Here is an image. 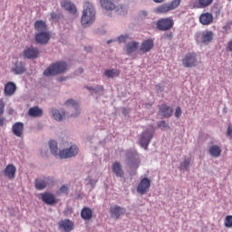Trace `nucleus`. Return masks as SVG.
Masks as SVG:
<instances>
[{"label":"nucleus","instance_id":"nucleus-34","mask_svg":"<svg viewBox=\"0 0 232 232\" xmlns=\"http://www.w3.org/2000/svg\"><path fill=\"white\" fill-rule=\"evenodd\" d=\"M53 113V117L55 121H63V119H64V115H66V113H64V111H61L57 109H53L52 111Z\"/></svg>","mask_w":232,"mask_h":232},{"label":"nucleus","instance_id":"nucleus-46","mask_svg":"<svg viewBox=\"0 0 232 232\" xmlns=\"http://www.w3.org/2000/svg\"><path fill=\"white\" fill-rule=\"evenodd\" d=\"M51 18L53 19V21H57L58 19V15L56 13H51Z\"/></svg>","mask_w":232,"mask_h":232},{"label":"nucleus","instance_id":"nucleus-30","mask_svg":"<svg viewBox=\"0 0 232 232\" xmlns=\"http://www.w3.org/2000/svg\"><path fill=\"white\" fill-rule=\"evenodd\" d=\"M126 157L131 164H135L136 162H140L139 161V153H137V151H135V150L127 151Z\"/></svg>","mask_w":232,"mask_h":232},{"label":"nucleus","instance_id":"nucleus-36","mask_svg":"<svg viewBox=\"0 0 232 232\" xmlns=\"http://www.w3.org/2000/svg\"><path fill=\"white\" fill-rule=\"evenodd\" d=\"M89 92H94V93H102L104 92V86L97 85L95 88L93 87H86Z\"/></svg>","mask_w":232,"mask_h":232},{"label":"nucleus","instance_id":"nucleus-4","mask_svg":"<svg viewBox=\"0 0 232 232\" xmlns=\"http://www.w3.org/2000/svg\"><path fill=\"white\" fill-rule=\"evenodd\" d=\"M180 2L181 0H173L169 4H163L154 9V14H168V12L175 10V8H179Z\"/></svg>","mask_w":232,"mask_h":232},{"label":"nucleus","instance_id":"nucleus-8","mask_svg":"<svg viewBox=\"0 0 232 232\" xmlns=\"http://www.w3.org/2000/svg\"><path fill=\"white\" fill-rule=\"evenodd\" d=\"M182 64L185 66V68H194L197 66L198 64V61L197 60V53H188L182 59Z\"/></svg>","mask_w":232,"mask_h":232},{"label":"nucleus","instance_id":"nucleus-41","mask_svg":"<svg viewBox=\"0 0 232 232\" xmlns=\"http://www.w3.org/2000/svg\"><path fill=\"white\" fill-rule=\"evenodd\" d=\"M70 189L66 187V185H63L60 188V193H63V195H68Z\"/></svg>","mask_w":232,"mask_h":232},{"label":"nucleus","instance_id":"nucleus-29","mask_svg":"<svg viewBox=\"0 0 232 232\" xmlns=\"http://www.w3.org/2000/svg\"><path fill=\"white\" fill-rule=\"evenodd\" d=\"M138 48H139V43L131 42L125 45V52H126L127 55H130V53L137 52Z\"/></svg>","mask_w":232,"mask_h":232},{"label":"nucleus","instance_id":"nucleus-54","mask_svg":"<svg viewBox=\"0 0 232 232\" xmlns=\"http://www.w3.org/2000/svg\"><path fill=\"white\" fill-rule=\"evenodd\" d=\"M82 72H83L82 69H80V73H82Z\"/></svg>","mask_w":232,"mask_h":232},{"label":"nucleus","instance_id":"nucleus-28","mask_svg":"<svg viewBox=\"0 0 232 232\" xmlns=\"http://www.w3.org/2000/svg\"><path fill=\"white\" fill-rule=\"evenodd\" d=\"M160 111L161 115L165 118L171 117V115L173 114V109H171V107H169L166 104L160 105Z\"/></svg>","mask_w":232,"mask_h":232},{"label":"nucleus","instance_id":"nucleus-33","mask_svg":"<svg viewBox=\"0 0 232 232\" xmlns=\"http://www.w3.org/2000/svg\"><path fill=\"white\" fill-rule=\"evenodd\" d=\"M100 4L104 10H115V4L110 2V0H100Z\"/></svg>","mask_w":232,"mask_h":232},{"label":"nucleus","instance_id":"nucleus-31","mask_svg":"<svg viewBox=\"0 0 232 232\" xmlns=\"http://www.w3.org/2000/svg\"><path fill=\"white\" fill-rule=\"evenodd\" d=\"M34 30L36 32H45V30H48V26L46 25V22L43 20H37L34 23Z\"/></svg>","mask_w":232,"mask_h":232},{"label":"nucleus","instance_id":"nucleus-14","mask_svg":"<svg viewBox=\"0 0 232 232\" xmlns=\"http://www.w3.org/2000/svg\"><path fill=\"white\" fill-rule=\"evenodd\" d=\"M17 92V85L14 82H8L5 84L4 95L5 97H12Z\"/></svg>","mask_w":232,"mask_h":232},{"label":"nucleus","instance_id":"nucleus-15","mask_svg":"<svg viewBox=\"0 0 232 232\" xmlns=\"http://www.w3.org/2000/svg\"><path fill=\"white\" fill-rule=\"evenodd\" d=\"M214 19L213 14L211 13H203L199 15V23L203 24V26H209V24H213Z\"/></svg>","mask_w":232,"mask_h":232},{"label":"nucleus","instance_id":"nucleus-10","mask_svg":"<svg viewBox=\"0 0 232 232\" xmlns=\"http://www.w3.org/2000/svg\"><path fill=\"white\" fill-rule=\"evenodd\" d=\"M151 188V181L148 178H143L137 186V192L140 195H146Z\"/></svg>","mask_w":232,"mask_h":232},{"label":"nucleus","instance_id":"nucleus-45","mask_svg":"<svg viewBox=\"0 0 232 232\" xmlns=\"http://www.w3.org/2000/svg\"><path fill=\"white\" fill-rule=\"evenodd\" d=\"M227 135L228 137H230V139H232V127H231V126H229V127L227 128Z\"/></svg>","mask_w":232,"mask_h":232},{"label":"nucleus","instance_id":"nucleus-50","mask_svg":"<svg viewBox=\"0 0 232 232\" xmlns=\"http://www.w3.org/2000/svg\"><path fill=\"white\" fill-rule=\"evenodd\" d=\"M8 113L9 115H14V109H9Z\"/></svg>","mask_w":232,"mask_h":232},{"label":"nucleus","instance_id":"nucleus-47","mask_svg":"<svg viewBox=\"0 0 232 232\" xmlns=\"http://www.w3.org/2000/svg\"><path fill=\"white\" fill-rule=\"evenodd\" d=\"M227 52H232V40L227 45Z\"/></svg>","mask_w":232,"mask_h":232},{"label":"nucleus","instance_id":"nucleus-27","mask_svg":"<svg viewBox=\"0 0 232 232\" xmlns=\"http://www.w3.org/2000/svg\"><path fill=\"white\" fill-rule=\"evenodd\" d=\"M81 217L83 220H92L93 218V210L88 207H85L81 211Z\"/></svg>","mask_w":232,"mask_h":232},{"label":"nucleus","instance_id":"nucleus-52","mask_svg":"<svg viewBox=\"0 0 232 232\" xmlns=\"http://www.w3.org/2000/svg\"><path fill=\"white\" fill-rule=\"evenodd\" d=\"M154 3H164V0H154Z\"/></svg>","mask_w":232,"mask_h":232},{"label":"nucleus","instance_id":"nucleus-1","mask_svg":"<svg viewBox=\"0 0 232 232\" xmlns=\"http://www.w3.org/2000/svg\"><path fill=\"white\" fill-rule=\"evenodd\" d=\"M49 148L51 150V153L54 157H59V159H72V157H76V155H79V147L76 145H72L69 149H64L59 151L57 141L50 140Z\"/></svg>","mask_w":232,"mask_h":232},{"label":"nucleus","instance_id":"nucleus-6","mask_svg":"<svg viewBox=\"0 0 232 232\" xmlns=\"http://www.w3.org/2000/svg\"><path fill=\"white\" fill-rule=\"evenodd\" d=\"M214 34L212 31H203L202 33H197L195 34V40L197 43H202L203 44H209L213 41Z\"/></svg>","mask_w":232,"mask_h":232},{"label":"nucleus","instance_id":"nucleus-7","mask_svg":"<svg viewBox=\"0 0 232 232\" xmlns=\"http://www.w3.org/2000/svg\"><path fill=\"white\" fill-rule=\"evenodd\" d=\"M53 184H55V181L53 180V178L50 177L39 178L34 181L35 188L38 190H43L44 188H50Z\"/></svg>","mask_w":232,"mask_h":232},{"label":"nucleus","instance_id":"nucleus-43","mask_svg":"<svg viewBox=\"0 0 232 232\" xmlns=\"http://www.w3.org/2000/svg\"><path fill=\"white\" fill-rule=\"evenodd\" d=\"M127 39H128V35H121L118 37L119 43H126Z\"/></svg>","mask_w":232,"mask_h":232},{"label":"nucleus","instance_id":"nucleus-35","mask_svg":"<svg viewBox=\"0 0 232 232\" xmlns=\"http://www.w3.org/2000/svg\"><path fill=\"white\" fill-rule=\"evenodd\" d=\"M198 4L196 8H208V6H211L213 5L214 0H197Z\"/></svg>","mask_w":232,"mask_h":232},{"label":"nucleus","instance_id":"nucleus-26","mask_svg":"<svg viewBox=\"0 0 232 232\" xmlns=\"http://www.w3.org/2000/svg\"><path fill=\"white\" fill-rule=\"evenodd\" d=\"M65 105L66 106H71L72 108V110H74V111H76L74 114H71V117H77L79 115V113H81L79 111V103L77 102H75L72 99L67 100L65 102Z\"/></svg>","mask_w":232,"mask_h":232},{"label":"nucleus","instance_id":"nucleus-32","mask_svg":"<svg viewBox=\"0 0 232 232\" xmlns=\"http://www.w3.org/2000/svg\"><path fill=\"white\" fill-rule=\"evenodd\" d=\"M104 75L108 79H114V77H119V75H121V71L118 69H108L105 70Z\"/></svg>","mask_w":232,"mask_h":232},{"label":"nucleus","instance_id":"nucleus-39","mask_svg":"<svg viewBox=\"0 0 232 232\" xmlns=\"http://www.w3.org/2000/svg\"><path fill=\"white\" fill-rule=\"evenodd\" d=\"M158 126L159 128H160V130H168L169 128V125H168V122H166L165 121H160Z\"/></svg>","mask_w":232,"mask_h":232},{"label":"nucleus","instance_id":"nucleus-49","mask_svg":"<svg viewBox=\"0 0 232 232\" xmlns=\"http://www.w3.org/2000/svg\"><path fill=\"white\" fill-rule=\"evenodd\" d=\"M122 113H123V115H126L127 113H130V110L126 109V108H123L122 109Z\"/></svg>","mask_w":232,"mask_h":232},{"label":"nucleus","instance_id":"nucleus-44","mask_svg":"<svg viewBox=\"0 0 232 232\" xmlns=\"http://www.w3.org/2000/svg\"><path fill=\"white\" fill-rule=\"evenodd\" d=\"M156 90L157 92H164V87L162 84L160 83L156 85Z\"/></svg>","mask_w":232,"mask_h":232},{"label":"nucleus","instance_id":"nucleus-17","mask_svg":"<svg viewBox=\"0 0 232 232\" xmlns=\"http://www.w3.org/2000/svg\"><path fill=\"white\" fill-rule=\"evenodd\" d=\"M11 72L14 73V75H23V73L26 72V66L24 63L17 61L12 67Z\"/></svg>","mask_w":232,"mask_h":232},{"label":"nucleus","instance_id":"nucleus-13","mask_svg":"<svg viewBox=\"0 0 232 232\" xmlns=\"http://www.w3.org/2000/svg\"><path fill=\"white\" fill-rule=\"evenodd\" d=\"M50 33L46 31H43L35 34L34 39L38 44H48V41H50Z\"/></svg>","mask_w":232,"mask_h":232},{"label":"nucleus","instance_id":"nucleus-11","mask_svg":"<svg viewBox=\"0 0 232 232\" xmlns=\"http://www.w3.org/2000/svg\"><path fill=\"white\" fill-rule=\"evenodd\" d=\"M154 46H155V42L153 41V39L150 38V39L144 40L140 44V52H141V53H148L151 52Z\"/></svg>","mask_w":232,"mask_h":232},{"label":"nucleus","instance_id":"nucleus-16","mask_svg":"<svg viewBox=\"0 0 232 232\" xmlns=\"http://www.w3.org/2000/svg\"><path fill=\"white\" fill-rule=\"evenodd\" d=\"M62 8H64V10H67V12H70V14H72V15L77 14V7L73 3H72L71 0H63L61 2Z\"/></svg>","mask_w":232,"mask_h":232},{"label":"nucleus","instance_id":"nucleus-51","mask_svg":"<svg viewBox=\"0 0 232 232\" xmlns=\"http://www.w3.org/2000/svg\"><path fill=\"white\" fill-rule=\"evenodd\" d=\"M141 15H144V17H146V15H148V12H146V11H141Z\"/></svg>","mask_w":232,"mask_h":232},{"label":"nucleus","instance_id":"nucleus-25","mask_svg":"<svg viewBox=\"0 0 232 232\" xmlns=\"http://www.w3.org/2000/svg\"><path fill=\"white\" fill-rule=\"evenodd\" d=\"M208 153L214 159H218L222 155V149L218 145H212L208 149Z\"/></svg>","mask_w":232,"mask_h":232},{"label":"nucleus","instance_id":"nucleus-40","mask_svg":"<svg viewBox=\"0 0 232 232\" xmlns=\"http://www.w3.org/2000/svg\"><path fill=\"white\" fill-rule=\"evenodd\" d=\"M5 100H3V98L0 99V115H3V113H5Z\"/></svg>","mask_w":232,"mask_h":232},{"label":"nucleus","instance_id":"nucleus-38","mask_svg":"<svg viewBox=\"0 0 232 232\" xmlns=\"http://www.w3.org/2000/svg\"><path fill=\"white\" fill-rule=\"evenodd\" d=\"M225 227H232V216H227L225 218V223H224Z\"/></svg>","mask_w":232,"mask_h":232},{"label":"nucleus","instance_id":"nucleus-5","mask_svg":"<svg viewBox=\"0 0 232 232\" xmlns=\"http://www.w3.org/2000/svg\"><path fill=\"white\" fill-rule=\"evenodd\" d=\"M174 24L175 21L173 20V17L160 18L156 23L157 29L160 32H168V30H171Z\"/></svg>","mask_w":232,"mask_h":232},{"label":"nucleus","instance_id":"nucleus-9","mask_svg":"<svg viewBox=\"0 0 232 232\" xmlns=\"http://www.w3.org/2000/svg\"><path fill=\"white\" fill-rule=\"evenodd\" d=\"M153 139V131L151 130H145L140 134V146L141 148L148 150V146H150V142Z\"/></svg>","mask_w":232,"mask_h":232},{"label":"nucleus","instance_id":"nucleus-24","mask_svg":"<svg viewBox=\"0 0 232 232\" xmlns=\"http://www.w3.org/2000/svg\"><path fill=\"white\" fill-rule=\"evenodd\" d=\"M28 116L34 119L43 117V109L39 108V106L31 107L28 111Z\"/></svg>","mask_w":232,"mask_h":232},{"label":"nucleus","instance_id":"nucleus-20","mask_svg":"<svg viewBox=\"0 0 232 232\" xmlns=\"http://www.w3.org/2000/svg\"><path fill=\"white\" fill-rule=\"evenodd\" d=\"M42 200L44 202V204H47L48 206H52L53 204H57V199L55 198V196L50 192H44L41 194Z\"/></svg>","mask_w":232,"mask_h":232},{"label":"nucleus","instance_id":"nucleus-3","mask_svg":"<svg viewBox=\"0 0 232 232\" xmlns=\"http://www.w3.org/2000/svg\"><path fill=\"white\" fill-rule=\"evenodd\" d=\"M67 69L68 64H66V63L56 62L44 70V75H45V77H50L52 75H59L60 73H64V72H66Z\"/></svg>","mask_w":232,"mask_h":232},{"label":"nucleus","instance_id":"nucleus-21","mask_svg":"<svg viewBox=\"0 0 232 232\" xmlns=\"http://www.w3.org/2000/svg\"><path fill=\"white\" fill-rule=\"evenodd\" d=\"M59 227L65 232H70L73 231L74 224L70 219H63L59 222Z\"/></svg>","mask_w":232,"mask_h":232},{"label":"nucleus","instance_id":"nucleus-18","mask_svg":"<svg viewBox=\"0 0 232 232\" xmlns=\"http://www.w3.org/2000/svg\"><path fill=\"white\" fill-rule=\"evenodd\" d=\"M25 59H37L39 57V49L36 47H26L24 51Z\"/></svg>","mask_w":232,"mask_h":232},{"label":"nucleus","instance_id":"nucleus-12","mask_svg":"<svg viewBox=\"0 0 232 232\" xmlns=\"http://www.w3.org/2000/svg\"><path fill=\"white\" fill-rule=\"evenodd\" d=\"M124 213H126V209H124V208H121L120 206L115 205L110 208L111 217V218H115L116 220L121 218V217H122Z\"/></svg>","mask_w":232,"mask_h":232},{"label":"nucleus","instance_id":"nucleus-48","mask_svg":"<svg viewBox=\"0 0 232 232\" xmlns=\"http://www.w3.org/2000/svg\"><path fill=\"white\" fill-rule=\"evenodd\" d=\"M5 126V118L1 117L0 115V127Z\"/></svg>","mask_w":232,"mask_h":232},{"label":"nucleus","instance_id":"nucleus-42","mask_svg":"<svg viewBox=\"0 0 232 232\" xmlns=\"http://www.w3.org/2000/svg\"><path fill=\"white\" fill-rule=\"evenodd\" d=\"M174 115L177 117V119H179V117L182 115V109L180 107H177Z\"/></svg>","mask_w":232,"mask_h":232},{"label":"nucleus","instance_id":"nucleus-23","mask_svg":"<svg viewBox=\"0 0 232 232\" xmlns=\"http://www.w3.org/2000/svg\"><path fill=\"white\" fill-rule=\"evenodd\" d=\"M112 172L120 179L124 177V170H122V165H121V162L116 161L112 164Z\"/></svg>","mask_w":232,"mask_h":232},{"label":"nucleus","instance_id":"nucleus-22","mask_svg":"<svg viewBox=\"0 0 232 232\" xmlns=\"http://www.w3.org/2000/svg\"><path fill=\"white\" fill-rule=\"evenodd\" d=\"M12 131L15 137H23V131H24V124L21 121L15 122L12 127Z\"/></svg>","mask_w":232,"mask_h":232},{"label":"nucleus","instance_id":"nucleus-37","mask_svg":"<svg viewBox=\"0 0 232 232\" xmlns=\"http://www.w3.org/2000/svg\"><path fill=\"white\" fill-rule=\"evenodd\" d=\"M189 164H191V158L185 159L181 163H180V169H189Z\"/></svg>","mask_w":232,"mask_h":232},{"label":"nucleus","instance_id":"nucleus-53","mask_svg":"<svg viewBox=\"0 0 232 232\" xmlns=\"http://www.w3.org/2000/svg\"><path fill=\"white\" fill-rule=\"evenodd\" d=\"M111 43H113V40H109V41H108V44H111Z\"/></svg>","mask_w":232,"mask_h":232},{"label":"nucleus","instance_id":"nucleus-55","mask_svg":"<svg viewBox=\"0 0 232 232\" xmlns=\"http://www.w3.org/2000/svg\"><path fill=\"white\" fill-rule=\"evenodd\" d=\"M113 1H120V0H113Z\"/></svg>","mask_w":232,"mask_h":232},{"label":"nucleus","instance_id":"nucleus-2","mask_svg":"<svg viewBox=\"0 0 232 232\" xmlns=\"http://www.w3.org/2000/svg\"><path fill=\"white\" fill-rule=\"evenodd\" d=\"M95 21V9L93 5L89 2H86L83 5V12L82 15V24L86 26L92 24Z\"/></svg>","mask_w":232,"mask_h":232},{"label":"nucleus","instance_id":"nucleus-19","mask_svg":"<svg viewBox=\"0 0 232 232\" xmlns=\"http://www.w3.org/2000/svg\"><path fill=\"white\" fill-rule=\"evenodd\" d=\"M16 171L17 169L14 166V164H8L4 169L3 173L6 179H9V180H14V179H15Z\"/></svg>","mask_w":232,"mask_h":232}]
</instances>
